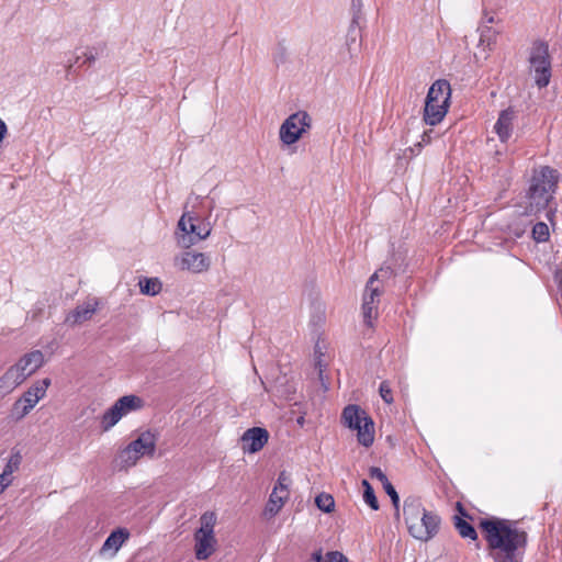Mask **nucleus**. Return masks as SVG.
<instances>
[{"label":"nucleus","mask_w":562,"mask_h":562,"mask_svg":"<svg viewBox=\"0 0 562 562\" xmlns=\"http://www.w3.org/2000/svg\"><path fill=\"white\" fill-rule=\"evenodd\" d=\"M480 527L496 562H518L516 552L527 542L525 531L516 528L509 520L497 518L484 519Z\"/></svg>","instance_id":"nucleus-1"},{"label":"nucleus","mask_w":562,"mask_h":562,"mask_svg":"<svg viewBox=\"0 0 562 562\" xmlns=\"http://www.w3.org/2000/svg\"><path fill=\"white\" fill-rule=\"evenodd\" d=\"M403 514L409 535L423 542L431 540L439 531L440 517L427 512L420 499L414 496L404 501Z\"/></svg>","instance_id":"nucleus-2"},{"label":"nucleus","mask_w":562,"mask_h":562,"mask_svg":"<svg viewBox=\"0 0 562 562\" xmlns=\"http://www.w3.org/2000/svg\"><path fill=\"white\" fill-rule=\"evenodd\" d=\"M43 364L44 355L41 350L25 353L0 376V393H10L42 368Z\"/></svg>","instance_id":"nucleus-3"},{"label":"nucleus","mask_w":562,"mask_h":562,"mask_svg":"<svg viewBox=\"0 0 562 562\" xmlns=\"http://www.w3.org/2000/svg\"><path fill=\"white\" fill-rule=\"evenodd\" d=\"M211 233L212 225L209 221L192 212H184L178 221L175 239L180 248L189 249L205 240Z\"/></svg>","instance_id":"nucleus-4"},{"label":"nucleus","mask_w":562,"mask_h":562,"mask_svg":"<svg viewBox=\"0 0 562 562\" xmlns=\"http://www.w3.org/2000/svg\"><path fill=\"white\" fill-rule=\"evenodd\" d=\"M451 87L445 79L436 80L429 88L425 109L424 121L428 125H437L446 116L450 103Z\"/></svg>","instance_id":"nucleus-5"},{"label":"nucleus","mask_w":562,"mask_h":562,"mask_svg":"<svg viewBox=\"0 0 562 562\" xmlns=\"http://www.w3.org/2000/svg\"><path fill=\"white\" fill-rule=\"evenodd\" d=\"M553 178L554 170L549 167L541 168L539 173L532 177L527 194L529 201L528 213L538 212L548 205L551 199V190L554 187Z\"/></svg>","instance_id":"nucleus-6"},{"label":"nucleus","mask_w":562,"mask_h":562,"mask_svg":"<svg viewBox=\"0 0 562 562\" xmlns=\"http://www.w3.org/2000/svg\"><path fill=\"white\" fill-rule=\"evenodd\" d=\"M156 450V438L150 431L142 432L137 439L122 449L115 458L116 467L120 470H127L134 467L144 456L153 457Z\"/></svg>","instance_id":"nucleus-7"},{"label":"nucleus","mask_w":562,"mask_h":562,"mask_svg":"<svg viewBox=\"0 0 562 562\" xmlns=\"http://www.w3.org/2000/svg\"><path fill=\"white\" fill-rule=\"evenodd\" d=\"M342 424L357 431L358 442L370 447L374 441V424L369 415L358 405H348L341 414Z\"/></svg>","instance_id":"nucleus-8"},{"label":"nucleus","mask_w":562,"mask_h":562,"mask_svg":"<svg viewBox=\"0 0 562 562\" xmlns=\"http://www.w3.org/2000/svg\"><path fill=\"white\" fill-rule=\"evenodd\" d=\"M528 63L538 88H546L552 76L549 45L543 41H535L529 48Z\"/></svg>","instance_id":"nucleus-9"},{"label":"nucleus","mask_w":562,"mask_h":562,"mask_svg":"<svg viewBox=\"0 0 562 562\" xmlns=\"http://www.w3.org/2000/svg\"><path fill=\"white\" fill-rule=\"evenodd\" d=\"M391 276L392 270L390 268H381L375 271L367 282L362 300V314L364 323L368 326H372L373 319L378 317V306L382 290L376 282L387 279Z\"/></svg>","instance_id":"nucleus-10"},{"label":"nucleus","mask_w":562,"mask_h":562,"mask_svg":"<svg viewBox=\"0 0 562 562\" xmlns=\"http://www.w3.org/2000/svg\"><path fill=\"white\" fill-rule=\"evenodd\" d=\"M52 384L49 378L35 381L23 394L13 403L11 416L15 420H21L46 396L47 390Z\"/></svg>","instance_id":"nucleus-11"},{"label":"nucleus","mask_w":562,"mask_h":562,"mask_svg":"<svg viewBox=\"0 0 562 562\" xmlns=\"http://www.w3.org/2000/svg\"><path fill=\"white\" fill-rule=\"evenodd\" d=\"M201 527L194 533V551L198 560L209 559L215 551L216 539L214 525L216 516L214 513H204L201 518Z\"/></svg>","instance_id":"nucleus-12"},{"label":"nucleus","mask_w":562,"mask_h":562,"mask_svg":"<svg viewBox=\"0 0 562 562\" xmlns=\"http://www.w3.org/2000/svg\"><path fill=\"white\" fill-rule=\"evenodd\" d=\"M312 117L306 111L288 116L280 126L279 138L284 146L295 144L311 128Z\"/></svg>","instance_id":"nucleus-13"},{"label":"nucleus","mask_w":562,"mask_h":562,"mask_svg":"<svg viewBox=\"0 0 562 562\" xmlns=\"http://www.w3.org/2000/svg\"><path fill=\"white\" fill-rule=\"evenodd\" d=\"M212 265L211 258L204 252L186 249L173 258V267L182 272L192 274L205 273Z\"/></svg>","instance_id":"nucleus-14"},{"label":"nucleus","mask_w":562,"mask_h":562,"mask_svg":"<svg viewBox=\"0 0 562 562\" xmlns=\"http://www.w3.org/2000/svg\"><path fill=\"white\" fill-rule=\"evenodd\" d=\"M269 440V432L262 427H252L247 429L241 438L240 446L245 453H256L260 451Z\"/></svg>","instance_id":"nucleus-15"},{"label":"nucleus","mask_w":562,"mask_h":562,"mask_svg":"<svg viewBox=\"0 0 562 562\" xmlns=\"http://www.w3.org/2000/svg\"><path fill=\"white\" fill-rule=\"evenodd\" d=\"M99 307V301L97 299H89L82 304L78 305L72 312H70L65 323L70 326H76L89 321Z\"/></svg>","instance_id":"nucleus-16"},{"label":"nucleus","mask_w":562,"mask_h":562,"mask_svg":"<svg viewBox=\"0 0 562 562\" xmlns=\"http://www.w3.org/2000/svg\"><path fill=\"white\" fill-rule=\"evenodd\" d=\"M515 117L516 112L513 108L505 109L499 113L494 130L502 143H506L512 136Z\"/></svg>","instance_id":"nucleus-17"},{"label":"nucleus","mask_w":562,"mask_h":562,"mask_svg":"<svg viewBox=\"0 0 562 562\" xmlns=\"http://www.w3.org/2000/svg\"><path fill=\"white\" fill-rule=\"evenodd\" d=\"M128 538L130 532L125 528H119L112 531L101 547V554L114 557Z\"/></svg>","instance_id":"nucleus-18"},{"label":"nucleus","mask_w":562,"mask_h":562,"mask_svg":"<svg viewBox=\"0 0 562 562\" xmlns=\"http://www.w3.org/2000/svg\"><path fill=\"white\" fill-rule=\"evenodd\" d=\"M290 496V492H284L273 487L267 505L265 507V515L268 517L276 516L283 507L284 503L288 501Z\"/></svg>","instance_id":"nucleus-19"},{"label":"nucleus","mask_w":562,"mask_h":562,"mask_svg":"<svg viewBox=\"0 0 562 562\" xmlns=\"http://www.w3.org/2000/svg\"><path fill=\"white\" fill-rule=\"evenodd\" d=\"M113 406L122 417L131 412L137 411L143 406V400L136 395H125L120 397Z\"/></svg>","instance_id":"nucleus-20"},{"label":"nucleus","mask_w":562,"mask_h":562,"mask_svg":"<svg viewBox=\"0 0 562 562\" xmlns=\"http://www.w3.org/2000/svg\"><path fill=\"white\" fill-rule=\"evenodd\" d=\"M21 462V452L19 450H13L4 464L0 476H3L5 481L12 484L13 474L20 469Z\"/></svg>","instance_id":"nucleus-21"},{"label":"nucleus","mask_w":562,"mask_h":562,"mask_svg":"<svg viewBox=\"0 0 562 562\" xmlns=\"http://www.w3.org/2000/svg\"><path fill=\"white\" fill-rule=\"evenodd\" d=\"M140 292L145 295H157L161 291V282L157 278H144L138 282Z\"/></svg>","instance_id":"nucleus-22"},{"label":"nucleus","mask_w":562,"mask_h":562,"mask_svg":"<svg viewBox=\"0 0 562 562\" xmlns=\"http://www.w3.org/2000/svg\"><path fill=\"white\" fill-rule=\"evenodd\" d=\"M122 418V414H119L115 407L112 405L101 417V428L103 431H109L114 427Z\"/></svg>","instance_id":"nucleus-23"},{"label":"nucleus","mask_w":562,"mask_h":562,"mask_svg":"<svg viewBox=\"0 0 562 562\" xmlns=\"http://www.w3.org/2000/svg\"><path fill=\"white\" fill-rule=\"evenodd\" d=\"M454 527L462 538H468L471 540H475L477 538V533L472 525L460 517L454 518Z\"/></svg>","instance_id":"nucleus-24"},{"label":"nucleus","mask_w":562,"mask_h":562,"mask_svg":"<svg viewBox=\"0 0 562 562\" xmlns=\"http://www.w3.org/2000/svg\"><path fill=\"white\" fill-rule=\"evenodd\" d=\"M363 486V501L368 504L373 510L379 509V503L376 496L374 494L373 487L367 480H362L361 482Z\"/></svg>","instance_id":"nucleus-25"},{"label":"nucleus","mask_w":562,"mask_h":562,"mask_svg":"<svg viewBox=\"0 0 562 562\" xmlns=\"http://www.w3.org/2000/svg\"><path fill=\"white\" fill-rule=\"evenodd\" d=\"M497 32L490 26L481 27L480 46L486 45L488 49L496 43Z\"/></svg>","instance_id":"nucleus-26"},{"label":"nucleus","mask_w":562,"mask_h":562,"mask_svg":"<svg viewBox=\"0 0 562 562\" xmlns=\"http://www.w3.org/2000/svg\"><path fill=\"white\" fill-rule=\"evenodd\" d=\"M315 504L324 513H330L334 510L335 501L331 495L322 493L316 496Z\"/></svg>","instance_id":"nucleus-27"},{"label":"nucleus","mask_w":562,"mask_h":562,"mask_svg":"<svg viewBox=\"0 0 562 562\" xmlns=\"http://www.w3.org/2000/svg\"><path fill=\"white\" fill-rule=\"evenodd\" d=\"M532 237L536 241L542 243L549 238V227L546 223L539 222L532 228Z\"/></svg>","instance_id":"nucleus-28"},{"label":"nucleus","mask_w":562,"mask_h":562,"mask_svg":"<svg viewBox=\"0 0 562 562\" xmlns=\"http://www.w3.org/2000/svg\"><path fill=\"white\" fill-rule=\"evenodd\" d=\"M385 493L391 497V501H392V504L395 508V512H396V515H398V510H400V497H398V494L397 492L395 491L394 486L392 485V483H387L383 486Z\"/></svg>","instance_id":"nucleus-29"},{"label":"nucleus","mask_w":562,"mask_h":562,"mask_svg":"<svg viewBox=\"0 0 562 562\" xmlns=\"http://www.w3.org/2000/svg\"><path fill=\"white\" fill-rule=\"evenodd\" d=\"M290 483H291V479H290L289 474H286V472L282 471L279 474V477H278V481H277L274 487L279 488L281 491L284 490V492H290L289 491Z\"/></svg>","instance_id":"nucleus-30"},{"label":"nucleus","mask_w":562,"mask_h":562,"mask_svg":"<svg viewBox=\"0 0 562 562\" xmlns=\"http://www.w3.org/2000/svg\"><path fill=\"white\" fill-rule=\"evenodd\" d=\"M379 392L385 403L391 404L393 402L392 391L387 382L380 384Z\"/></svg>","instance_id":"nucleus-31"},{"label":"nucleus","mask_w":562,"mask_h":562,"mask_svg":"<svg viewBox=\"0 0 562 562\" xmlns=\"http://www.w3.org/2000/svg\"><path fill=\"white\" fill-rule=\"evenodd\" d=\"M370 476L372 479H375V480L380 481L383 486L385 484L390 483L387 476L385 475V473L380 468L372 467L370 469Z\"/></svg>","instance_id":"nucleus-32"},{"label":"nucleus","mask_w":562,"mask_h":562,"mask_svg":"<svg viewBox=\"0 0 562 562\" xmlns=\"http://www.w3.org/2000/svg\"><path fill=\"white\" fill-rule=\"evenodd\" d=\"M351 7L353 10L352 25L358 24V19L362 8V0H352Z\"/></svg>","instance_id":"nucleus-33"},{"label":"nucleus","mask_w":562,"mask_h":562,"mask_svg":"<svg viewBox=\"0 0 562 562\" xmlns=\"http://www.w3.org/2000/svg\"><path fill=\"white\" fill-rule=\"evenodd\" d=\"M328 562H349L348 559L339 551H330L327 553Z\"/></svg>","instance_id":"nucleus-34"},{"label":"nucleus","mask_w":562,"mask_h":562,"mask_svg":"<svg viewBox=\"0 0 562 562\" xmlns=\"http://www.w3.org/2000/svg\"><path fill=\"white\" fill-rule=\"evenodd\" d=\"M432 131H426L422 135V142L417 144L418 147H422L423 144H429L431 140Z\"/></svg>","instance_id":"nucleus-35"},{"label":"nucleus","mask_w":562,"mask_h":562,"mask_svg":"<svg viewBox=\"0 0 562 562\" xmlns=\"http://www.w3.org/2000/svg\"><path fill=\"white\" fill-rule=\"evenodd\" d=\"M11 485L3 476H0V495Z\"/></svg>","instance_id":"nucleus-36"},{"label":"nucleus","mask_w":562,"mask_h":562,"mask_svg":"<svg viewBox=\"0 0 562 562\" xmlns=\"http://www.w3.org/2000/svg\"><path fill=\"white\" fill-rule=\"evenodd\" d=\"M82 54H83V56H85V61H83V63H86V61H88V63H92V61H94L95 57H94V55L92 54V52L87 50V52H83Z\"/></svg>","instance_id":"nucleus-37"},{"label":"nucleus","mask_w":562,"mask_h":562,"mask_svg":"<svg viewBox=\"0 0 562 562\" xmlns=\"http://www.w3.org/2000/svg\"><path fill=\"white\" fill-rule=\"evenodd\" d=\"M312 559L314 562H323V553H322V550H318V551H315L313 554H312Z\"/></svg>","instance_id":"nucleus-38"},{"label":"nucleus","mask_w":562,"mask_h":562,"mask_svg":"<svg viewBox=\"0 0 562 562\" xmlns=\"http://www.w3.org/2000/svg\"><path fill=\"white\" fill-rule=\"evenodd\" d=\"M7 133V125L5 123L0 119V143L2 142L4 135Z\"/></svg>","instance_id":"nucleus-39"},{"label":"nucleus","mask_w":562,"mask_h":562,"mask_svg":"<svg viewBox=\"0 0 562 562\" xmlns=\"http://www.w3.org/2000/svg\"><path fill=\"white\" fill-rule=\"evenodd\" d=\"M487 22L488 23H493L494 22V18L493 16L488 18Z\"/></svg>","instance_id":"nucleus-40"},{"label":"nucleus","mask_w":562,"mask_h":562,"mask_svg":"<svg viewBox=\"0 0 562 562\" xmlns=\"http://www.w3.org/2000/svg\"><path fill=\"white\" fill-rule=\"evenodd\" d=\"M297 423H299V424H303V417L299 418V419H297Z\"/></svg>","instance_id":"nucleus-41"},{"label":"nucleus","mask_w":562,"mask_h":562,"mask_svg":"<svg viewBox=\"0 0 562 562\" xmlns=\"http://www.w3.org/2000/svg\"><path fill=\"white\" fill-rule=\"evenodd\" d=\"M74 66V63L69 60L68 67L71 68Z\"/></svg>","instance_id":"nucleus-42"},{"label":"nucleus","mask_w":562,"mask_h":562,"mask_svg":"<svg viewBox=\"0 0 562 562\" xmlns=\"http://www.w3.org/2000/svg\"><path fill=\"white\" fill-rule=\"evenodd\" d=\"M81 58V56H77V59H75V63H78V60Z\"/></svg>","instance_id":"nucleus-43"},{"label":"nucleus","mask_w":562,"mask_h":562,"mask_svg":"<svg viewBox=\"0 0 562 562\" xmlns=\"http://www.w3.org/2000/svg\"><path fill=\"white\" fill-rule=\"evenodd\" d=\"M81 58V56H77V59H75V63H78V60Z\"/></svg>","instance_id":"nucleus-44"}]
</instances>
